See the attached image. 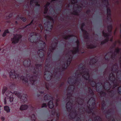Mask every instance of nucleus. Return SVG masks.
I'll list each match as a JSON object with an SVG mask.
<instances>
[{
    "instance_id": "17",
    "label": "nucleus",
    "mask_w": 121,
    "mask_h": 121,
    "mask_svg": "<svg viewBox=\"0 0 121 121\" xmlns=\"http://www.w3.org/2000/svg\"><path fill=\"white\" fill-rule=\"evenodd\" d=\"M6 95L7 96L9 97L10 98V101L11 102H13V97H11L13 96V94L10 91H7L6 93Z\"/></svg>"
},
{
    "instance_id": "24",
    "label": "nucleus",
    "mask_w": 121,
    "mask_h": 121,
    "mask_svg": "<svg viewBox=\"0 0 121 121\" xmlns=\"http://www.w3.org/2000/svg\"><path fill=\"white\" fill-rule=\"evenodd\" d=\"M28 108V106L27 105H22L20 108V109L21 110H25L27 109Z\"/></svg>"
},
{
    "instance_id": "49",
    "label": "nucleus",
    "mask_w": 121,
    "mask_h": 121,
    "mask_svg": "<svg viewBox=\"0 0 121 121\" xmlns=\"http://www.w3.org/2000/svg\"><path fill=\"white\" fill-rule=\"evenodd\" d=\"M104 106L103 104H102V108H101V109L102 110H104Z\"/></svg>"
},
{
    "instance_id": "16",
    "label": "nucleus",
    "mask_w": 121,
    "mask_h": 121,
    "mask_svg": "<svg viewBox=\"0 0 121 121\" xmlns=\"http://www.w3.org/2000/svg\"><path fill=\"white\" fill-rule=\"evenodd\" d=\"M115 79V77H114V75L112 73L110 74L109 78V83H107L109 85H110V82H111L113 83Z\"/></svg>"
},
{
    "instance_id": "3",
    "label": "nucleus",
    "mask_w": 121,
    "mask_h": 121,
    "mask_svg": "<svg viewBox=\"0 0 121 121\" xmlns=\"http://www.w3.org/2000/svg\"><path fill=\"white\" fill-rule=\"evenodd\" d=\"M36 33H31L29 35V40L31 42H38V43L40 45L42 48H44L45 46V43L42 41H40L39 39H37V37L36 35Z\"/></svg>"
},
{
    "instance_id": "56",
    "label": "nucleus",
    "mask_w": 121,
    "mask_h": 121,
    "mask_svg": "<svg viewBox=\"0 0 121 121\" xmlns=\"http://www.w3.org/2000/svg\"><path fill=\"white\" fill-rule=\"evenodd\" d=\"M112 38H113V37H112V38H111L110 39V41H112Z\"/></svg>"
},
{
    "instance_id": "64",
    "label": "nucleus",
    "mask_w": 121,
    "mask_h": 121,
    "mask_svg": "<svg viewBox=\"0 0 121 121\" xmlns=\"http://www.w3.org/2000/svg\"><path fill=\"white\" fill-rule=\"evenodd\" d=\"M49 15H51L50 14V13H49Z\"/></svg>"
},
{
    "instance_id": "4",
    "label": "nucleus",
    "mask_w": 121,
    "mask_h": 121,
    "mask_svg": "<svg viewBox=\"0 0 121 121\" xmlns=\"http://www.w3.org/2000/svg\"><path fill=\"white\" fill-rule=\"evenodd\" d=\"M121 52V48H116L113 53L111 52H109L105 56V58L106 60H109L110 58L114 60L116 57V56L119 53Z\"/></svg>"
},
{
    "instance_id": "14",
    "label": "nucleus",
    "mask_w": 121,
    "mask_h": 121,
    "mask_svg": "<svg viewBox=\"0 0 121 121\" xmlns=\"http://www.w3.org/2000/svg\"><path fill=\"white\" fill-rule=\"evenodd\" d=\"M103 34L106 39H105L104 41L101 42V45H102L105 43L106 42H107L108 40V37L109 35V34H107L104 32V31H103Z\"/></svg>"
},
{
    "instance_id": "47",
    "label": "nucleus",
    "mask_w": 121,
    "mask_h": 121,
    "mask_svg": "<svg viewBox=\"0 0 121 121\" xmlns=\"http://www.w3.org/2000/svg\"><path fill=\"white\" fill-rule=\"evenodd\" d=\"M52 115L53 116V115H55V111H53L52 112Z\"/></svg>"
},
{
    "instance_id": "20",
    "label": "nucleus",
    "mask_w": 121,
    "mask_h": 121,
    "mask_svg": "<svg viewBox=\"0 0 121 121\" xmlns=\"http://www.w3.org/2000/svg\"><path fill=\"white\" fill-rule=\"evenodd\" d=\"M72 104L70 102H68L66 105V108L67 110L69 111L71 110L72 108Z\"/></svg>"
},
{
    "instance_id": "54",
    "label": "nucleus",
    "mask_w": 121,
    "mask_h": 121,
    "mask_svg": "<svg viewBox=\"0 0 121 121\" xmlns=\"http://www.w3.org/2000/svg\"><path fill=\"white\" fill-rule=\"evenodd\" d=\"M57 116L58 118H59V114H57Z\"/></svg>"
},
{
    "instance_id": "21",
    "label": "nucleus",
    "mask_w": 121,
    "mask_h": 121,
    "mask_svg": "<svg viewBox=\"0 0 121 121\" xmlns=\"http://www.w3.org/2000/svg\"><path fill=\"white\" fill-rule=\"evenodd\" d=\"M84 23H82L81 24V29L82 31L83 32V35H84V37L86 38H87V37H86V36H87L88 35V34L87 33V32L85 31V30H83L82 29L83 27V26H84Z\"/></svg>"
},
{
    "instance_id": "11",
    "label": "nucleus",
    "mask_w": 121,
    "mask_h": 121,
    "mask_svg": "<svg viewBox=\"0 0 121 121\" xmlns=\"http://www.w3.org/2000/svg\"><path fill=\"white\" fill-rule=\"evenodd\" d=\"M71 3L72 4H74V8L77 9V10L73 11L72 14L75 15H78V13L77 11V9L80 8V7L77 4V0H71Z\"/></svg>"
},
{
    "instance_id": "61",
    "label": "nucleus",
    "mask_w": 121,
    "mask_h": 121,
    "mask_svg": "<svg viewBox=\"0 0 121 121\" xmlns=\"http://www.w3.org/2000/svg\"><path fill=\"white\" fill-rule=\"evenodd\" d=\"M115 31H116V30H115V31L114 32V34L115 35Z\"/></svg>"
},
{
    "instance_id": "60",
    "label": "nucleus",
    "mask_w": 121,
    "mask_h": 121,
    "mask_svg": "<svg viewBox=\"0 0 121 121\" xmlns=\"http://www.w3.org/2000/svg\"><path fill=\"white\" fill-rule=\"evenodd\" d=\"M120 36L121 37V30L120 31Z\"/></svg>"
},
{
    "instance_id": "42",
    "label": "nucleus",
    "mask_w": 121,
    "mask_h": 121,
    "mask_svg": "<svg viewBox=\"0 0 121 121\" xmlns=\"http://www.w3.org/2000/svg\"><path fill=\"white\" fill-rule=\"evenodd\" d=\"M46 88L48 90L49 86V85L48 83H46L45 85Z\"/></svg>"
},
{
    "instance_id": "15",
    "label": "nucleus",
    "mask_w": 121,
    "mask_h": 121,
    "mask_svg": "<svg viewBox=\"0 0 121 121\" xmlns=\"http://www.w3.org/2000/svg\"><path fill=\"white\" fill-rule=\"evenodd\" d=\"M77 112H76L75 111H72L71 113L69 115V118L71 119H72L74 118H76L78 114Z\"/></svg>"
},
{
    "instance_id": "8",
    "label": "nucleus",
    "mask_w": 121,
    "mask_h": 121,
    "mask_svg": "<svg viewBox=\"0 0 121 121\" xmlns=\"http://www.w3.org/2000/svg\"><path fill=\"white\" fill-rule=\"evenodd\" d=\"M49 66V65H45V71L44 73V77L47 81L51 79L52 75V74L50 72L47 71L48 69Z\"/></svg>"
},
{
    "instance_id": "6",
    "label": "nucleus",
    "mask_w": 121,
    "mask_h": 121,
    "mask_svg": "<svg viewBox=\"0 0 121 121\" xmlns=\"http://www.w3.org/2000/svg\"><path fill=\"white\" fill-rule=\"evenodd\" d=\"M95 104V101L93 98H91L88 101L87 106V109L86 111L88 113H91L92 112V110L94 108Z\"/></svg>"
},
{
    "instance_id": "36",
    "label": "nucleus",
    "mask_w": 121,
    "mask_h": 121,
    "mask_svg": "<svg viewBox=\"0 0 121 121\" xmlns=\"http://www.w3.org/2000/svg\"><path fill=\"white\" fill-rule=\"evenodd\" d=\"M95 121H101V119L98 116L96 117L95 118Z\"/></svg>"
},
{
    "instance_id": "45",
    "label": "nucleus",
    "mask_w": 121,
    "mask_h": 121,
    "mask_svg": "<svg viewBox=\"0 0 121 121\" xmlns=\"http://www.w3.org/2000/svg\"><path fill=\"white\" fill-rule=\"evenodd\" d=\"M67 95L68 96V99H69V96H70L71 95V94H67Z\"/></svg>"
},
{
    "instance_id": "50",
    "label": "nucleus",
    "mask_w": 121,
    "mask_h": 121,
    "mask_svg": "<svg viewBox=\"0 0 121 121\" xmlns=\"http://www.w3.org/2000/svg\"><path fill=\"white\" fill-rule=\"evenodd\" d=\"M34 1V0H31L30 1V3L31 4H32V3H33V2Z\"/></svg>"
},
{
    "instance_id": "32",
    "label": "nucleus",
    "mask_w": 121,
    "mask_h": 121,
    "mask_svg": "<svg viewBox=\"0 0 121 121\" xmlns=\"http://www.w3.org/2000/svg\"><path fill=\"white\" fill-rule=\"evenodd\" d=\"M9 33V32L8 30H5L4 32L3 33V35H2V36L3 37H4L5 36H6V34L7 33Z\"/></svg>"
},
{
    "instance_id": "18",
    "label": "nucleus",
    "mask_w": 121,
    "mask_h": 121,
    "mask_svg": "<svg viewBox=\"0 0 121 121\" xmlns=\"http://www.w3.org/2000/svg\"><path fill=\"white\" fill-rule=\"evenodd\" d=\"M57 45V42H53L51 44V46L49 48V50L52 52L55 48H56Z\"/></svg>"
},
{
    "instance_id": "34",
    "label": "nucleus",
    "mask_w": 121,
    "mask_h": 121,
    "mask_svg": "<svg viewBox=\"0 0 121 121\" xmlns=\"http://www.w3.org/2000/svg\"><path fill=\"white\" fill-rule=\"evenodd\" d=\"M31 117L33 121H35L36 120V118L35 117V114H33L31 115Z\"/></svg>"
},
{
    "instance_id": "28",
    "label": "nucleus",
    "mask_w": 121,
    "mask_h": 121,
    "mask_svg": "<svg viewBox=\"0 0 121 121\" xmlns=\"http://www.w3.org/2000/svg\"><path fill=\"white\" fill-rule=\"evenodd\" d=\"M52 97L49 95H45L44 97V99L45 100H48L50 99Z\"/></svg>"
},
{
    "instance_id": "25",
    "label": "nucleus",
    "mask_w": 121,
    "mask_h": 121,
    "mask_svg": "<svg viewBox=\"0 0 121 121\" xmlns=\"http://www.w3.org/2000/svg\"><path fill=\"white\" fill-rule=\"evenodd\" d=\"M50 4V3L48 2L46 4L45 6L44 11V14L46 13L47 12L48 10L47 7Z\"/></svg>"
},
{
    "instance_id": "35",
    "label": "nucleus",
    "mask_w": 121,
    "mask_h": 121,
    "mask_svg": "<svg viewBox=\"0 0 121 121\" xmlns=\"http://www.w3.org/2000/svg\"><path fill=\"white\" fill-rule=\"evenodd\" d=\"M121 42L119 40H118L116 41L115 42L113 43V45L114 46H115L117 44H118L119 45L120 44Z\"/></svg>"
},
{
    "instance_id": "53",
    "label": "nucleus",
    "mask_w": 121,
    "mask_h": 121,
    "mask_svg": "<svg viewBox=\"0 0 121 121\" xmlns=\"http://www.w3.org/2000/svg\"><path fill=\"white\" fill-rule=\"evenodd\" d=\"M106 83H105L104 86H103V87H104V88H105L106 87V86H105V84Z\"/></svg>"
},
{
    "instance_id": "12",
    "label": "nucleus",
    "mask_w": 121,
    "mask_h": 121,
    "mask_svg": "<svg viewBox=\"0 0 121 121\" xmlns=\"http://www.w3.org/2000/svg\"><path fill=\"white\" fill-rule=\"evenodd\" d=\"M71 58H69V60H68L67 61V63L66 64V65H65V64H63L62 65V67L61 68H59L58 69V71L59 72L63 70H64L66 68L68 65H69L70 64V62L71 61Z\"/></svg>"
},
{
    "instance_id": "46",
    "label": "nucleus",
    "mask_w": 121,
    "mask_h": 121,
    "mask_svg": "<svg viewBox=\"0 0 121 121\" xmlns=\"http://www.w3.org/2000/svg\"><path fill=\"white\" fill-rule=\"evenodd\" d=\"M6 98H5L4 99V104H6L7 103L6 101Z\"/></svg>"
},
{
    "instance_id": "40",
    "label": "nucleus",
    "mask_w": 121,
    "mask_h": 121,
    "mask_svg": "<svg viewBox=\"0 0 121 121\" xmlns=\"http://www.w3.org/2000/svg\"><path fill=\"white\" fill-rule=\"evenodd\" d=\"M39 26L40 28V29L41 30H42L43 29V26L41 25V24H40L39 25Z\"/></svg>"
},
{
    "instance_id": "29",
    "label": "nucleus",
    "mask_w": 121,
    "mask_h": 121,
    "mask_svg": "<svg viewBox=\"0 0 121 121\" xmlns=\"http://www.w3.org/2000/svg\"><path fill=\"white\" fill-rule=\"evenodd\" d=\"M77 101H78L77 102L80 105L82 104L83 102V100L80 98H79L78 99Z\"/></svg>"
},
{
    "instance_id": "26",
    "label": "nucleus",
    "mask_w": 121,
    "mask_h": 121,
    "mask_svg": "<svg viewBox=\"0 0 121 121\" xmlns=\"http://www.w3.org/2000/svg\"><path fill=\"white\" fill-rule=\"evenodd\" d=\"M110 12V9L109 8H108L107 9V17L108 18H111Z\"/></svg>"
},
{
    "instance_id": "48",
    "label": "nucleus",
    "mask_w": 121,
    "mask_h": 121,
    "mask_svg": "<svg viewBox=\"0 0 121 121\" xmlns=\"http://www.w3.org/2000/svg\"><path fill=\"white\" fill-rule=\"evenodd\" d=\"M1 119L2 121H3L4 120V118L2 117H1Z\"/></svg>"
},
{
    "instance_id": "51",
    "label": "nucleus",
    "mask_w": 121,
    "mask_h": 121,
    "mask_svg": "<svg viewBox=\"0 0 121 121\" xmlns=\"http://www.w3.org/2000/svg\"><path fill=\"white\" fill-rule=\"evenodd\" d=\"M33 20H32L31 21V22L29 24H28V25H27V26L28 25H30L31 24V23H33Z\"/></svg>"
},
{
    "instance_id": "7",
    "label": "nucleus",
    "mask_w": 121,
    "mask_h": 121,
    "mask_svg": "<svg viewBox=\"0 0 121 121\" xmlns=\"http://www.w3.org/2000/svg\"><path fill=\"white\" fill-rule=\"evenodd\" d=\"M79 43V41L77 40L75 43V45L73 50L70 51L66 55L67 56L70 55V56H71V54H75L78 52L79 51L78 48Z\"/></svg>"
},
{
    "instance_id": "39",
    "label": "nucleus",
    "mask_w": 121,
    "mask_h": 121,
    "mask_svg": "<svg viewBox=\"0 0 121 121\" xmlns=\"http://www.w3.org/2000/svg\"><path fill=\"white\" fill-rule=\"evenodd\" d=\"M47 106V105L46 104L44 103L42 104L41 106V107L42 108L44 107H46Z\"/></svg>"
},
{
    "instance_id": "27",
    "label": "nucleus",
    "mask_w": 121,
    "mask_h": 121,
    "mask_svg": "<svg viewBox=\"0 0 121 121\" xmlns=\"http://www.w3.org/2000/svg\"><path fill=\"white\" fill-rule=\"evenodd\" d=\"M96 62V60L95 59H91L89 62L90 65H92L95 63Z\"/></svg>"
},
{
    "instance_id": "23",
    "label": "nucleus",
    "mask_w": 121,
    "mask_h": 121,
    "mask_svg": "<svg viewBox=\"0 0 121 121\" xmlns=\"http://www.w3.org/2000/svg\"><path fill=\"white\" fill-rule=\"evenodd\" d=\"M43 51L42 49L39 50L38 51V53L39 56L40 57H42L44 56Z\"/></svg>"
},
{
    "instance_id": "31",
    "label": "nucleus",
    "mask_w": 121,
    "mask_h": 121,
    "mask_svg": "<svg viewBox=\"0 0 121 121\" xmlns=\"http://www.w3.org/2000/svg\"><path fill=\"white\" fill-rule=\"evenodd\" d=\"M118 68V66L117 64H115L112 67V70L113 71H116V69Z\"/></svg>"
},
{
    "instance_id": "38",
    "label": "nucleus",
    "mask_w": 121,
    "mask_h": 121,
    "mask_svg": "<svg viewBox=\"0 0 121 121\" xmlns=\"http://www.w3.org/2000/svg\"><path fill=\"white\" fill-rule=\"evenodd\" d=\"M103 0V3L104 4V3H105V4H105V5H106V6H107L108 5V0Z\"/></svg>"
},
{
    "instance_id": "43",
    "label": "nucleus",
    "mask_w": 121,
    "mask_h": 121,
    "mask_svg": "<svg viewBox=\"0 0 121 121\" xmlns=\"http://www.w3.org/2000/svg\"><path fill=\"white\" fill-rule=\"evenodd\" d=\"M88 89L89 91V93L90 94H92L93 92L91 89L90 88H89Z\"/></svg>"
},
{
    "instance_id": "5",
    "label": "nucleus",
    "mask_w": 121,
    "mask_h": 121,
    "mask_svg": "<svg viewBox=\"0 0 121 121\" xmlns=\"http://www.w3.org/2000/svg\"><path fill=\"white\" fill-rule=\"evenodd\" d=\"M45 18L50 20L51 22H46L44 23L45 30L46 31H50L52 28V23L54 22V20L52 18L48 16H46Z\"/></svg>"
},
{
    "instance_id": "63",
    "label": "nucleus",
    "mask_w": 121,
    "mask_h": 121,
    "mask_svg": "<svg viewBox=\"0 0 121 121\" xmlns=\"http://www.w3.org/2000/svg\"><path fill=\"white\" fill-rule=\"evenodd\" d=\"M112 121H114V120H113H113H112Z\"/></svg>"
},
{
    "instance_id": "1",
    "label": "nucleus",
    "mask_w": 121,
    "mask_h": 121,
    "mask_svg": "<svg viewBox=\"0 0 121 121\" xmlns=\"http://www.w3.org/2000/svg\"><path fill=\"white\" fill-rule=\"evenodd\" d=\"M84 67L82 66V64H80L78 66V70L75 73V77L72 76L69 77L68 80V82L69 84H72L69 86L68 89V90L71 91H73L75 87L73 85L74 84H77L78 82L77 80H75L74 82V79L75 78H78L80 77V75L82 76V77L84 79L88 81V82L90 83L92 87H94L95 86L96 84L95 82L92 81H91L89 79V71L87 69H84Z\"/></svg>"
},
{
    "instance_id": "13",
    "label": "nucleus",
    "mask_w": 121,
    "mask_h": 121,
    "mask_svg": "<svg viewBox=\"0 0 121 121\" xmlns=\"http://www.w3.org/2000/svg\"><path fill=\"white\" fill-rule=\"evenodd\" d=\"M97 44L89 42L87 43V48H95L97 46Z\"/></svg>"
},
{
    "instance_id": "59",
    "label": "nucleus",
    "mask_w": 121,
    "mask_h": 121,
    "mask_svg": "<svg viewBox=\"0 0 121 121\" xmlns=\"http://www.w3.org/2000/svg\"><path fill=\"white\" fill-rule=\"evenodd\" d=\"M40 93H41V94H42L43 93V92H40Z\"/></svg>"
},
{
    "instance_id": "19",
    "label": "nucleus",
    "mask_w": 121,
    "mask_h": 121,
    "mask_svg": "<svg viewBox=\"0 0 121 121\" xmlns=\"http://www.w3.org/2000/svg\"><path fill=\"white\" fill-rule=\"evenodd\" d=\"M23 64L25 67L26 68L29 67L31 64L30 60H25L23 62Z\"/></svg>"
},
{
    "instance_id": "37",
    "label": "nucleus",
    "mask_w": 121,
    "mask_h": 121,
    "mask_svg": "<svg viewBox=\"0 0 121 121\" xmlns=\"http://www.w3.org/2000/svg\"><path fill=\"white\" fill-rule=\"evenodd\" d=\"M108 31L110 32L112 29V27L111 25L108 26Z\"/></svg>"
},
{
    "instance_id": "9",
    "label": "nucleus",
    "mask_w": 121,
    "mask_h": 121,
    "mask_svg": "<svg viewBox=\"0 0 121 121\" xmlns=\"http://www.w3.org/2000/svg\"><path fill=\"white\" fill-rule=\"evenodd\" d=\"M21 35L16 34L13 35V37L11 38V40L12 43L15 44L18 43L22 38Z\"/></svg>"
},
{
    "instance_id": "2",
    "label": "nucleus",
    "mask_w": 121,
    "mask_h": 121,
    "mask_svg": "<svg viewBox=\"0 0 121 121\" xmlns=\"http://www.w3.org/2000/svg\"><path fill=\"white\" fill-rule=\"evenodd\" d=\"M35 66L36 68L32 70L31 75L27 74L26 77L21 76L19 74H15V71L14 70H12L10 73V76L13 79L18 78V79H21L23 82H28V81L27 78L29 77L31 85L34 84L37 80L36 77L38 73L39 69H40L41 67V65L39 64H36Z\"/></svg>"
},
{
    "instance_id": "41",
    "label": "nucleus",
    "mask_w": 121,
    "mask_h": 121,
    "mask_svg": "<svg viewBox=\"0 0 121 121\" xmlns=\"http://www.w3.org/2000/svg\"><path fill=\"white\" fill-rule=\"evenodd\" d=\"M70 36L69 35H68V36H64V38L65 39H69V37H70Z\"/></svg>"
},
{
    "instance_id": "30",
    "label": "nucleus",
    "mask_w": 121,
    "mask_h": 121,
    "mask_svg": "<svg viewBox=\"0 0 121 121\" xmlns=\"http://www.w3.org/2000/svg\"><path fill=\"white\" fill-rule=\"evenodd\" d=\"M4 110L6 111L8 113L10 112V109L9 107L7 106H5L4 107Z\"/></svg>"
},
{
    "instance_id": "57",
    "label": "nucleus",
    "mask_w": 121,
    "mask_h": 121,
    "mask_svg": "<svg viewBox=\"0 0 121 121\" xmlns=\"http://www.w3.org/2000/svg\"><path fill=\"white\" fill-rule=\"evenodd\" d=\"M36 6H39V4H36Z\"/></svg>"
},
{
    "instance_id": "44",
    "label": "nucleus",
    "mask_w": 121,
    "mask_h": 121,
    "mask_svg": "<svg viewBox=\"0 0 121 121\" xmlns=\"http://www.w3.org/2000/svg\"><path fill=\"white\" fill-rule=\"evenodd\" d=\"M22 20L24 22H25L26 20V18H25L23 17L22 18Z\"/></svg>"
},
{
    "instance_id": "33",
    "label": "nucleus",
    "mask_w": 121,
    "mask_h": 121,
    "mask_svg": "<svg viewBox=\"0 0 121 121\" xmlns=\"http://www.w3.org/2000/svg\"><path fill=\"white\" fill-rule=\"evenodd\" d=\"M102 84L99 82V83H98L96 84V91H98L97 88V87H98V88L99 87H100V86H101L102 85Z\"/></svg>"
},
{
    "instance_id": "58",
    "label": "nucleus",
    "mask_w": 121,
    "mask_h": 121,
    "mask_svg": "<svg viewBox=\"0 0 121 121\" xmlns=\"http://www.w3.org/2000/svg\"><path fill=\"white\" fill-rule=\"evenodd\" d=\"M12 13H10V16H12Z\"/></svg>"
},
{
    "instance_id": "62",
    "label": "nucleus",
    "mask_w": 121,
    "mask_h": 121,
    "mask_svg": "<svg viewBox=\"0 0 121 121\" xmlns=\"http://www.w3.org/2000/svg\"><path fill=\"white\" fill-rule=\"evenodd\" d=\"M120 27H121V24H120Z\"/></svg>"
},
{
    "instance_id": "10",
    "label": "nucleus",
    "mask_w": 121,
    "mask_h": 121,
    "mask_svg": "<svg viewBox=\"0 0 121 121\" xmlns=\"http://www.w3.org/2000/svg\"><path fill=\"white\" fill-rule=\"evenodd\" d=\"M14 93L19 98H21V101L22 102H24L27 101V96L25 94H23L22 96H21V94L17 91H14Z\"/></svg>"
},
{
    "instance_id": "55",
    "label": "nucleus",
    "mask_w": 121,
    "mask_h": 121,
    "mask_svg": "<svg viewBox=\"0 0 121 121\" xmlns=\"http://www.w3.org/2000/svg\"><path fill=\"white\" fill-rule=\"evenodd\" d=\"M47 36L46 35L45 36V39L46 40Z\"/></svg>"
},
{
    "instance_id": "52",
    "label": "nucleus",
    "mask_w": 121,
    "mask_h": 121,
    "mask_svg": "<svg viewBox=\"0 0 121 121\" xmlns=\"http://www.w3.org/2000/svg\"><path fill=\"white\" fill-rule=\"evenodd\" d=\"M77 121H81L80 118H78L77 119Z\"/></svg>"
},
{
    "instance_id": "22",
    "label": "nucleus",
    "mask_w": 121,
    "mask_h": 121,
    "mask_svg": "<svg viewBox=\"0 0 121 121\" xmlns=\"http://www.w3.org/2000/svg\"><path fill=\"white\" fill-rule=\"evenodd\" d=\"M48 105L50 108H53L54 105L53 101L52 100H50L48 102Z\"/></svg>"
}]
</instances>
